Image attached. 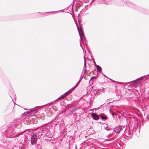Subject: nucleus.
Returning a JSON list of instances; mask_svg holds the SVG:
<instances>
[{
  "mask_svg": "<svg viewBox=\"0 0 149 149\" xmlns=\"http://www.w3.org/2000/svg\"><path fill=\"white\" fill-rule=\"evenodd\" d=\"M84 69H85L86 70V67H84Z\"/></svg>",
  "mask_w": 149,
  "mask_h": 149,
  "instance_id": "obj_25",
  "label": "nucleus"
},
{
  "mask_svg": "<svg viewBox=\"0 0 149 149\" xmlns=\"http://www.w3.org/2000/svg\"><path fill=\"white\" fill-rule=\"evenodd\" d=\"M92 118L95 120H97L98 119L99 116L95 113H92L91 114Z\"/></svg>",
  "mask_w": 149,
  "mask_h": 149,
  "instance_id": "obj_6",
  "label": "nucleus"
},
{
  "mask_svg": "<svg viewBox=\"0 0 149 149\" xmlns=\"http://www.w3.org/2000/svg\"><path fill=\"white\" fill-rule=\"evenodd\" d=\"M93 63L95 66L96 67V65H97L96 64V63H95V61H93Z\"/></svg>",
  "mask_w": 149,
  "mask_h": 149,
  "instance_id": "obj_21",
  "label": "nucleus"
},
{
  "mask_svg": "<svg viewBox=\"0 0 149 149\" xmlns=\"http://www.w3.org/2000/svg\"><path fill=\"white\" fill-rule=\"evenodd\" d=\"M116 82L117 83V84H126V83H121V82Z\"/></svg>",
  "mask_w": 149,
  "mask_h": 149,
  "instance_id": "obj_18",
  "label": "nucleus"
},
{
  "mask_svg": "<svg viewBox=\"0 0 149 149\" xmlns=\"http://www.w3.org/2000/svg\"><path fill=\"white\" fill-rule=\"evenodd\" d=\"M96 77H95V76H93V77H91V79H90V82L91 81H92V79H96Z\"/></svg>",
  "mask_w": 149,
  "mask_h": 149,
  "instance_id": "obj_14",
  "label": "nucleus"
},
{
  "mask_svg": "<svg viewBox=\"0 0 149 149\" xmlns=\"http://www.w3.org/2000/svg\"><path fill=\"white\" fill-rule=\"evenodd\" d=\"M139 83V82H138L136 80L134 81L132 83V86L133 87L135 88L138 86Z\"/></svg>",
  "mask_w": 149,
  "mask_h": 149,
  "instance_id": "obj_7",
  "label": "nucleus"
},
{
  "mask_svg": "<svg viewBox=\"0 0 149 149\" xmlns=\"http://www.w3.org/2000/svg\"><path fill=\"white\" fill-rule=\"evenodd\" d=\"M77 87H75V86L74 87H73V88H72L70 90H72V92Z\"/></svg>",
  "mask_w": 149,
  "mask_h": 149,
  "instance_id": "obj_16",
  "label": "nucleus"
},
{
  "mask_svg": "<svg viewBox=\"0 0 149 149\" xmlns=\"http://www.w3.org/2000/svg\"><path fill=\"white\" fill-rule=\"evenodd\" d=\"M63 98H64L63 97V96L62 95L60 97H59L58 98H57L56 100H54V102H55L56 101H58V100H61L62 99H63Z\"/></svg>",
  "mask_w": 149,
  "mask_h": 149,
  "instance_id": "obj_12",
  "label": "nucleus"
},
{
  "mask_svg": "<svg viewBox=\"0 0 149 149\" xmlns=\"http://www.w3.org/2000/svg\"><path fill=\"white\" fill-rule=\"evenodd\" d=\"M72 92L71 90H70L68 91L67 92L65 93H64L63 95H62L63 97L64 98L66 96L69 95L70 93Z\"/></svg>",
  "mask_w": 149,
  "mask_h": 149,
  "instance_id": "obj_9",
  "label": "nucleus"
},
{
  "mask_svg": "<svg viewBox=\"0 0 149 149\" xmlns=\"http://www.w3.org/2000/svg\"><path fill=\"white\" fill-rule=\"evenodd\" d=\"M84 72H82L81 76V77H82V76H83V74H84Z\"/></svg>",
  "mask_w": 149,
  "mask_h": 149,
  "instance_id": "obj_20",
  "label": "nucleus"
},
{
  "mask_svg": "<svg viewBox=\"0 0 149 149\" xmlns=\"http://www.w3.org/2000/svg\"><path fill=\"white\" fill-rule=\"evenodd\" d=\"M96 67L97 69V70H99L100 72H101L102 68L99 65H96Z\"/></svg>",
  "mask_w": 149,
  "mask_h": 149,
  "instance_id": "obj_10",
  "label": "nucleus"
},
{
  "mask_svg": "<svg viewBox=\"0 0 149 149\" xmlns=\"http://www.w3.org/2000/svg\"><path fill=\"white\" fill-rule=\"evenodd\" d=\"M29 113V112H27V113Z\"/></svg>",
  "mask_w": 149,
  "mask_h": 149,
  "instance_id": "obj_29",
  "label": "nucleus"
},
{
  "mask_svg": "<svg viewBox=\"0 0 149 149\" xmlns=\"http://www.w3.org/2000/svg\"><path fill=\"white\" fill-rule=\"evenodd\" d=\"M149 75V74H148L147 75ZM146 76V75H145V76H143L141 77H140V78H139V79H137L136 80V81H137V82H138V81H140V80H142V79H143V77H145V76Z\"/></svg>",
  "mask_w": 149,
  "mask_h": 149,
  "instance_id": "obj_11",
  "label": "nucleus"
},
{
  "mask_svg": "<svg viewBox=\"0 0 149 149\" xmlns=\"http://www.w3.org/2000/svg\"><path fill=\"white\" fill-rule=\"evenodd\" d=\"M84 67H86V61H85V58H84Z\"/></svg>",
  "mask_w": 149,
  "mask_h": 149,
  "instance_id": "obj_17",
  "label": "nucleus"
},
{
  "mask_svg": "<svg viewBox=\"0 0 149 149\" xmlns=\"http://www.w3.org/2000/svg\"><path fill=\"white\" fill-rule=\"evenodd\" d=\"M81 81H79L75 85V87H77L78 86V85L80 83V82Z\"/></svg>",
  "mask_w": 149,
  "mask_h": 149,
  "instance_id": "obj_15",
  "label": "nucleus"
},
{
  "mask_svg": "<svg viewBox=\"0 0 149 149\" xmlns=\"http://www.w3.org/2000/svg\"><path fill=\"white\" fill-rule=\"evenodd\" d=\"M49 12H46V13H48Z\"/></svg>",
  "mask_w": 149,
  "mask_h": 149,
  "instance_id": "obj_30",
  "label": "nucleus"
},
{
  "mask_svg": "<svg viewBox=\"0 0 149 149\" xmlns=\"http://www.w3.org/2000/svg\"><path fill=\"white\" fill-rule=\"evenodd\" d=\"M79 24L80 26V27H77V30L79 33V36L81 40H83V38L84 37V35L83 32V31L81 29V27L80 25V23L79 21Z\"/></svg>",
  "mask_w": 149,
  "mask_h": 149,
  "instance_id": "obj_2",
  "label": "nucleus"
},
{
  "mask_svg": "<svg viewBox=\"0 0 149 149\" xmlns=\"http://www.w3.org/2000/svg\"><path fill=\"white\" fill-rule=\"evenodd\" d=\"M35 110H33V109H32V110H31V111L32 112V111H34Z\"/></svg>",
  "mask_w": 149,
  "mask_h": 149,
  "instance_id": "obj_24",
  "label": "nucleus"
},
{
  "mask_svg": "<svg viewBox=\"0 0 149 149\" xmlns=\"http://www.w3.org/2000/svg\"><path fill=\"white\" fill-rule=\"evenodd\" d=\"M94 1H95V0H90V4H91L92 2H93Z\"/></svg>",
  "mask_w": 149,
  "mask_h": 149,
  "instance_id": "obj_19",
  "label": "nucleus"
},
{
  "mask_svg": "<svg viewBox=\"0 0 149 149\" xmlns=\"http://www.w3.org/2000/svg\"><path fill=\"white\" fill-rule=\"evenodd\" d=\"M82 79V77H81L80 78V79H79V81H81V80Z\"/></svg>",
  "mask_w": 149,
  "mask_h": 149,
  "instance_id": "obj_22",
  "label": "nucleus"
},
{
  "mask_svg": "<svg viewBox=\"0 0 149 149\" xmlns=\"http://www.w3.org/2000/svg\"><path fill=\"white\" fill-rule=\"evenodd\" d=\"M90 0H84V2L86 3H90Z\"/></svg>",
  "mask_w": 149,
  "mask_h": 149,
  "instance_id": "obj_13",
  "label": "nucleus"
},
{
  "mask_svg": "<svg viewBox=\"0 0 149 149\" xmlns=\"http://www.w3.org/2000/svg\"><path fill=\"white\" fill-rule=\"evenodd\" d=\"M104 127H105V129L106 130L107 129V127L106 126V127H105V126H104Z\"/></svg>",
  "mask_w": 149,
  "mask_h": 149,
  "instance_id": "obj_27",
  "label": "nucleus"
},
{
  "mask_svg": "<svg viewBox=\"0 0 149 149\" xmlns=\"http://www.w3.org/2000/svg\"><path fill=\"white\" fill-rule=\"evenodd\" d=\"M106 130H108V131H109V129H107Z\"/></svg>",
  "mask_w": 149,
  "mask_h": 149,
  "instance_id": "obj_28",
  "label": "nucleus"
},
{
  "mask_svg": "<svg viewBox=\"0 0 149 149\" xmlns=\"http://www.w3.org/2000/svg\"><path fill=\"white\" fill-rule=\"evenodd\" d=\"M37 140V135L36 133L33 134L31 136V144L34 145L36 143Z\"/></svg>",
  "mask_w": 149,
  "mask_h": 149,
  "instance_id": "obj_3",
  "label": "nucleus"
},
{
  "mask_svg": "<svg viewBox=\"0 0 149 149\" xmlns=\"http://www.w3.org/2000/svg\"><path fill=\"white\" fill-rule=\"evenodd\" d=\"M22 127L21 123H19L17 124H15L12 122H10L7 125V130L5 131H2V135L7 137L12 138L15 137V128L19 129Z\"/></svg>",
  "mask_w": 149,
  "mask_h": 149,
  "instance_id": "obj_1",
  "label": "nucleus"
},
{
  "mask_svg": "<svg viewBox=\"0 0 149 149\" xmlns=\"http://www.w3.org/2000/svg\"><path fill=\"white\" fill-rule=\"evenodd\" d=\"M43 133L42 129L41 128H38L37 129V133L38 135V137L41 136L42 135V134Z\"/></svg>",
  "mask_w": 149,
  "mask_h": 149,
  "instance_id": "obj_5",
  "label": "nucleus"
},
{
  "mask_svg": "<svg viewBox=\"0 0 149 149\" xmlns=\"http://www.w3.org/2000/svg\"><path fill=\"white\" fill-rule=\"evenodd\" d=\"M100 116L102 120H106L107 119V117L104 114H100Z\"/></svg>",
  "mask_w": 149,
  "mask_h": 149,
  "instance_id": "obj_8",
  "label": "nucleus"
},
{
  "mask_svg": "<svg viewBox=\"0 0 149 149\" xmlns=\"http://www.w3.org/2000/svg\"><path fill=\"white\" fill-rule=\"evenodd\" d=\"M121 127L119 125L115 127L113 129V130L114 132H116L117 133H118L120 132L121 130Z\"/></svg>",
  "mask_w": 149,
  "mask_h": 149,
  "instance_id": "obj_4",
  "label": "nucleus"
},
{
  "mask_svg": "<svg viewBox=\"0 0 149 149\" xmlns=\"http://www.w3.org/2000/svg\"><path fill=\"white\" fill-rule=\"evenodd\" d=\"M109 135H108L107 136V137H108V138L109 137Z\"/></svg>",
  "mask_w": 149,
  "mask_h": 149,
  "instance_id": "obj_26",
  "label": "nucleus"
},
{
  "mask_svg": "<svg viewBox=\"0 0 149 149\" xmlns=\"http://www.w3.org/2000/svg\"><path fill=\"white\" fill-rule=\"evenodd\" d=\"M112 115L113 116L114 115H116V114L115 113H114L113 112V113H112Z\"/></svg>",
  "mask_w": 149,
  "mask_h": 149,
  "instance_id": "obj_23",
  "label": "nucleus"
}]
</instances>
